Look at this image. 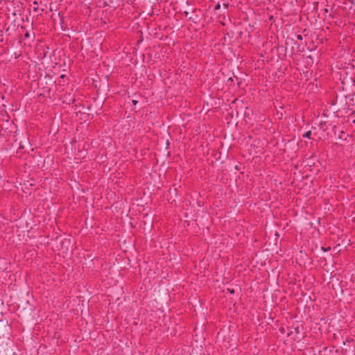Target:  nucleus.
I'll return each mask as SVG.
<instances>
[{"label": "nucleus", "mask_w": 355, "mask_h": 355, "mask_svg": "<svg viewBox=\"0 0 355 355\" xmlns=\"http://www.w3.org/2000/svg\"><path fill=\"white\" fill-rule=\"evenodd\" d=\"M132 103H133L134 105H136V104L137 103V101H136V100H133V101H132Z\"/></svg>", "instance_id": "2"}, {"label": "nucleus", "mask_w": 355, "mask_h": 355, "mask_svg": "<svg viewBox=\"0 0 355 355\" xmlns=\"http://www.w3.org/2000/svg\"><path fill=\"white\" fill-rule=\"evenodd\" d=\"M34 6H37V2L36 1H33Z\"/></svg>", "instance_id": "3"}, {"label": "nucleus", "mask_w": 355, "mask_h": 355, "mask_svg": "<svg viewBox=\"0 0 355 355\" xmlns=\"http://www.w3.org/2000/svg\"><path fill=\"white\" fill-rule=\"evenodd\" d=\"M33 9H34L35 10H37V8H36V7H34V8H33Z\"/></svg>", "instance_id": "5"}, {"label": "nucleus", "mask_w": 355, "mask_h": 355, "mask_svg": "<svg viewBox=\"0 0 355 355\" xmlns=\"http://www.w3.org/2000/svg\"><path fill=\"white\" fill-rule=\"evenodd\" d=\"M311 131H307L306 132L304 135H303V137L304 138H307V139H310V136H311Z\"/></svg>", "instance_id": "1"}, {"label": "nucleus", "mask_w": 355, "mask_h": 355, "mask_svg": "<svg viewBox=\"0 0 355 355\" xmlns=\"http://www.w3.org/2000/svg\"><path fill=\"white\" fill-rule=\"evenodd\" d=\"M228 290L230 291V292L231 293H234V290H230V289H228Z\"/></svg>", "instance_id": "4"}]
</instances>
